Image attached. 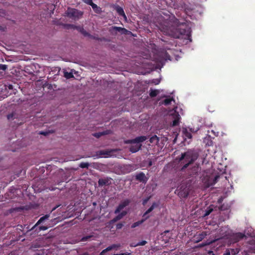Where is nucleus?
<instances>
[{
    "instance_id": "nucleus-1",
    "label": "nucleus",
    "mask_w": 255,
    "mask_h": 255,
    "mask_svg": "<svg viewBox=\"0 0 255 255\" xmlns=\"http://www.w3.org/2000/svg\"><path fill=\"white\" fill-rule=\"evenodd\" d=\"M171 22L176 26V32L174 36L176 38H180L182 36H186L188 39L191 37V28L184 21H180L173 16L170 19Z\"/></svg>"
},
{
    "instance_id": "nucleus-2",
    "label": "nucleus",
    "mask_w": 255,
    "mask_h": 255,
    "mask_svg": "<svg viewBox=\"0 0 255 255\" xmlns=\"http://www.w3.org/2000/svg\"><path fill=\"white\" fill-rule=\"evenodd\" d=\"M198 153L193 150H188L182 153L179 159L181 170L182 171L192 165L198 158Z\"/></svg>"
},
{
    "instance_id": "nucleus-3",
    "label": "nucleus",
    "mask_w": 255,
    "mask_h": 255,
    "mask_svg": "<svg viewBox=\"0 0 255 255\" xmlns=\"http://www.w3.org/2000/svg\"><path fill=\"white\" fill-rule=\"evenodd\" d=\"M147 139V137L146 136H140L135 137L134 139L128 140L127 143H137L136 145H131L129 147V151L132 153H135L138 151L141 146V144H140L145 141Z\"/></svg>"
},
{
    "instance_id": "nucleus-4",
    "label": "nucleus",
    "mask_w": 255,
    "mask_h": 255,
    "mask_svg": "<svg viewBox=\"0 0 255 255\" xmlns=\"http://www.w3.org/2000/svg\"><path fill=\"white\" fill-rule=\"evenodd\" d=\"M50 215L49 214H46L41 217L37 222V223L30 229V230L34 231L38 233L41 231H45L47 230L48 227L47 226H40L39 227H38V226L44 222L45 220L48 219Z\"/></svg>"
},
{
    "instance_id": "nucleus-5",
    "label": "nucleus",
    "mask_w": 255,
    "mask_h": 255,
    "mask_svg": "<svg viewBox=\"0 0 255 255\" xmlns=\"http://www.w3.org/2000/svg\"><path fill=\"white\" fill-rule=\"evenodd\" d=\"M65 14L69 18L76 20L82 16L83 12L76 8L68 7Z\"/></svg>"
},
{
    "instance_id": "nucleus-6",
    "label": "nucleus",
    "mask_w": 255,
    "mask_h": 255,
    "mask_svg": "<svg viewBox=\"0 0 255 255\" xmlns=\"http://www.w3.org/2000/svg\"><path fill=\"white\" fill-rule=\"evenodd\" d=\"M189 189L187 186L185 184H182L180 187L175 190V193L180 198H187L189 195Z\"/></svg>"
},
{
    "instance_id": "nucleus-7",
    "label": "nucleus",
    "mask_w": 255,
    "mask_h": 255,
    "mask_svg": "<svg viewBox=\"0 0 255 255\" xmlns=\"http://www.w3.org/2000/svg\"><path fill=\"white\" fill-rule=\"evenodd\" d=\"M7 119L9 121H12L14 120L15 119L17 120V122L16 121L14 122V123L17 125H20L23 123V120H19L18 118V115L15 112H12L10 114H8L7 116Z\"/></svg>"
},
{
    "instance_id": "nucleus-8",
    "label": "nucleus",
    "mask_w": 255,
    "mask_h": 255,
    "mask_svg": "<svg viewBox=\"0 0 255 255\" xmlns=\"http://www.w3.org/2000/svg\"><path fill=\"white\" fill-rule=\"evenodd\" d=\"M130 203V200L128 199L122 201L116 208V210L114 211V213L115 214L119 213L123 209H124L126 207L128 206Z\"/></svg>"
},
{
    "instance_id": "nucleus-9",
    "label": "nucleus",
    "mask_w": 255,
    "mask_h": 255,
    "mask_svg": "<svg viewBox=\"0 0 255 255\" xmlns=\"http://www.w3.org/2000/svg\"><path fill=\"white\" fill-rule=\"evenodd\" d=\"M110 32L113 34H116L117 32H119L121 34H127L128 33V31L125 28L114 26L111 27L110 29Z\"/></svg>"
},
{
    "instance_id": "nucleus-10",
    "label": "nucleus",
    "mask_w": 255,
    "mask_h": 255,
    "mask_svg": "<svg viewBox=\"0 0 255 255\" xmlns=\"http://www.w3.org/2000/svg\"><path fill=\"white\" fill-rule=\"evenodd\" d=\"M112 178L107 177L105 178H100L98 180V185L99 186H103L104 185H109L111 184Z\"/></svg>"
},
{
    "instance_id": "nucleus-11",
    "label": "nucleus",
    "mask_w": 255,
    "mask_h": 255,
    "mask_svg": "<svg viewBox=\"0 0 255 255\" xmlns=\"http://www.w3.org/2000/svg\"><path fill=\"white\" fill-rule=\"evenodd\" d=\"M128 212L126 211H123L119 213H118V215L114 217L112 220H111V223H114L122 219L124 216H125L127 214Z\"/></svg>"
},
{
    "instance_id": "nucleus-12",
    "label": "nucleus",
    "mask_w": 255,
    "mask_h": 255,
    "mask_svg": "<svg viewBox=\"0 0 255 255\" xmlns=\"http://www.w3.org/2000/svg\"><path fill=\"white\" fill-rule=\"evenodd\" d=\"M172 117L174 120L172 122V126L173 127L178 126L179 124V120L181 118L180 116L179 115L178 112L175 111L174 113L172 114Z\"/></svg>"
},
{
    "instance_id": "nucleus-13",
    "label": "nucleus",
    "mask_w": 255,
    "mask_h": 255,
    "mask_svg": "<svg viewBox=\"0 0 255 255\" xmlns=\"http://www.w3.org/2000/svg\"><path fill=\"white\" fill-rule=\"evenodd\" d=\"M201 167L198 164H194L190 169L189 174L190 176H193L198 174L200 171Z\"/></svg>"
},
{
    "instance_id": "nucleus-14",
    "label": "nucleus",
    "mask_w": 255,
    "mask_h": 255,
    "mask_svg": "<svg viewBox=\"0 0 255 255\" xmlns=\"http://www.w3.org/2000/svg\"><path fill=\"white\" fill-rule=\"evenodd\" d=\"M207 235H208V234L206 232H202L198 234H196L194 236V238L196 240L195 242L198 243V242L201 241Z\"/></svg>"
},
{
    "instance_id": "nucleus-15",
    "label": "nucleus",
    "mask_w": 255,
    "mask_h": 255,
    "mask_svg": "<svg viewBox=\"0 0 255 255\" xmlns=\"http://www.w3.org/2000/svg\"><path fill=\"white\" fill-rule=\"evenodd\" d=\"M115 9H116L117 12L118 13V14H119V15L123 16L124 17V19L126 21H127V16L124 12L123 8L122 7H121L119 5H117L116 6Z\"/></svg>"
},
{
    "instance_id": "nucleus-16",
    "label": "nucleus",
    "mask_w": 255,
    "mask_h": 255,
    "mask_svg": "<svg viewBox=\"0 0 255 255\" xmlns=\"http://www.w3.org/2000/svg\"><path fill=\"white\" fill-rule=\"evenodd\" d=\"M120 247V245H117V244H113L111 246H109L108 247H107L106 249H104V250H103L101 253L100 254L101 255H105V254L108 252V251H111L113 249H114L115 248H119Z\"/></svg>"
},
{
    "instance_id": "nucleus-17",
    "label": "nucleus",
    "mask_w": 255,
    "mask_h": 255,
    "mask_svg": "<svg viewBox=\"0 0 255 255\" xmlns=\"http://www.w3.org/2000/svg\"><path fill=\"white\" fill-rule=\"evenodd\" d=\"M133 170V167L131 165H124L122 167V171L124 174L128 173Z\"/></svg>"
},
{
    "instance_id": "nucleus-18",
    "label": "nucleus",
    "mask_w": 255,
    "mask_h": 255,
    "mask_svg": "<svg viewBox=\"0 0 255 255\" xmlns=\"http://www.w3.org/2000/svg\"><path fill=\"white\" fill-rule=\"evenodd\" d=\"M147 219H148V217H147L145 218L142 219L140 221H138L137 222H135L133 223L131 225V228H134L139 226L140 225L142 224L143 222H144Z\"/></svg>"
},
{
    "instance_id": "nucleus-19",
    "label": "nucleus",
    "mask_w": 255,
    "mask_h": 255,
    "mask_svg": "<svg viewBox=\"0 0 255 255\" xmlns=\"http://www.w3.org/2000/svg\"><path fill=\"white\" fill-rule=\"evenodd\" d=\"M159 141V138L156 135L151 136L149 139V142L152 144L157 145Z\"/></svg>"
},
{
    "instance_id": "nucleus-20",
    "label": "nucleus",
    "mask_w": 255,
    "mask_h": 255,
    "mask_svg": "<svg viewBox=\"0 0 255 255\" xmlns=\"http://www.w3.org/2000/svg\"><path fill=\"white\" fill-rule=\"evenodd\" d=\"M145 178V174L143 172L139 173L135 176V179L140 182H144Z\"/></svg>"
},
{
    "instance_id": "nucleus-21",
    "label": "nucleus",
    "mask_w": 255,
    "mask_h": 255,
    "mask_svg": "<svg viewBox=\"0 0 255 255\" xmlns=\"http://www.w3.org/2000/svg\"><path fill=\"white\" fill-rule=\"evenodd\" d=\"M182 132L184 136L189 139H191L192 137V134L188 129L187 128H183L182 129Z\"/></svg>"
},
{
    "instance_id": "nucleus-22",
    "label": "nucleus",
    "mask_w": 255,
    "mask_h": 255,
    "mask_svg": "<svg viewBox=\"0 0 255 255\" xmlns=\"http://www.w3.org/2000/svg\"><path fill=\"white\" fill-rule=\"evenodd\" d=\"M91 6L96 13L99 14L102 12V8L94 2Z\"/></svg>"
},
{
    "instance_id": "nucleus-23",
    "label": "nucleus",
    "mask_w": 255,
    "mask_h": 255,
    "mask_svg": "<svg viewBox=\"0 0 255 255\" xmlns=\"http://www.w3.org/2000/svg\"><path fill=\"white\" fill-rule=\"evenodd\" d=\"M24 208L23 206H20L15 208H12L9 210L10 213H13L16 212H21L24 210Z\"/></svg>"
},
{
    "instance_id": "nucleus-24",
    "label": "nucleus",
    "mask_w": 255,
    "mask_h": 255,
    "mask_svg": "<svg viewBox=\"0 0 255 255\" xmlns=\"http://www.w3.org/2000/svg\"><path fill=\"white\" fill-rule=\"evenodd\" d=\"M89 37H90V38H92L93 39H95V40H99V41H105L106 40V39L105 38H100L98 36H94V35H92L91 34H90V35H89L88 36Z\"/></svg>"
},
{
    "instance_id": "nucleus-25",
    "label": "nucleus",
    "mask_w": 255,
    "mask_h": 255,
    "mask_svg": "<svg viewBox=\"0 0 255 255\" xmlns=\"http://www.w3.org/2000/svg\"><path fill=\"white\" fill-rule=\"evenodd\" d=\"M64 76L66 79H70L74 77V75L71 72H64Z\"/></svg>"
},
{
    "instance_id": "nucleus-26",
    "label": "nucleus",
    "mask_w": 255,
    "mask_h": 255,
    "mask_svg": "<svg viewBox=\"0 0 255 255\" xmlns=\"http://www.w3.org/2000/svg\"><path fill=\"white\" fill-rule=\"evenodd\" d=\"M173 100L172 98H166L163 101L162 103L165 105L167 106L171 104V101Z\"/></svg>"
},
{
    "instance_id": "nucleus-27",
    "label": "nucleus",
    "mask_w": 255,
    "mask_h": 255,
    "mask_svg": "<svg viewBox=\"0 0 255 255\" xmlns=\"http://www.w3.org/2000/svg\"><path fill=\"white\" fill-rule=\"evenodd\" d=\"M216 240H213L211 242H206L205 243H203L199 245V247H204L206 246L209 245L210 244H212L213 243H215Z\"/></svg>"
},
{
    "instance_id": "nucleus-28",
    "label": "nucleus",
    "mask_w": 255,
    "mask_h": 255,
    "mask_svg": "<svg viewBox=\"0 0 255 255\" xmlns=\"http://www.w3.org/2000/svg\"><path fill=\"white\" fill-rule=\"evenodd\" d=\"M219 209L221 211L227 210L229 209V206L228 204H223L219 207Z\"/></svg>"
},
{
    "instance_id": "nucleus-29",
    "label": "nucleus",
    "mask_w": 255,
    "mask_h": 255,
    "mask_svg": "<svg viewBox=\"0 0 255 255\" xmlns=\"http://www.w3.org/2000/svg\"><path fill=\"white\" fill-rule=\"evenodd\" d=\"M245 237V235L241 233H238L236 234L235 237L238 240H240L244 238Z\"/></svg>"
},
{
    "instance_id": "nucleus-30",
    "label": "nucleus",
    "mask_w": 255,
    "mask_h": 255,
    "mask_svg": "<svg viewBox=\"0 0 255 255\" xmlns=\"http://www.w3.org/2000/svg\"><path fill=\"white\" fill-rule=\"evenodd\" d=\"M158 93V91L156 90H152L149 93V95L151 97H156Z\"/></svg>"
},
{
    "instance_id": "nucleus-31",
    "label": "nucleus",
    "mask_w": 255,
    "mask_h": 255,
    "mask_svg": "<svg viewBox=\"0 0 255 255\" xmlns=\"http://www.w3.org/2000/svg\"><path fill=\"white\" fill-rule=\"evenodd\" d=\"M156 206V204L153 203L150 208L145 212V214H148L150 213Z\"/></svg>"
},
{
    "instance_id": "nucleus-32",
    "label": "nucleus",
    "mask_w": 255,
    "mask_h": 255,
    "mask_svg": "<svg viewBox=\"0 0 255 255\" xmlns=\"http://www.w3.org/2000/svg\"><path fill=\"white\" fill-rule=\"evenodd\" d=\"M68 26L71 27H72V28H74V29H77L80 32V31L82 30V29H83V26H75V25H73V24H69Z\"/></svg>"
},
{
    "instance_id": "nucleus-33",
    "label": "nucleus",
    "mask_w": 255,
    "mask_h": 255,
    "mask_svg": "<svg viewBox=\"0 0 255 255\" xmlns=\"http://www.w3.org/2000/svg\"><path fill=\"white\" fill-rule=\"evenodd\" d=\"M89 165V163L88 162H81L79 164V167L82 168H88Z\"/></svg>"
},
{
    "instance_id": "nucleus-34",
    "label": "nucleus",
    "mask_w": 255,
    "mask_h": 255,
    "mask_svg": "<svg viewBox=\"0 0 255 255\" xmlns=\"http://www.w3.org/2000/svg\"><path fill=\"white\" fill-rule=\"evenodd\" d=\"M106 154H108V153L107 151H105L104 150H100L97 152V155L100 157Z\"/></svg>"
},
{
    "instance_id": "nucleus-35",
    "label": "nucleus",
    "mask_w": 255,
    "mask_h": 255,
    "mask_svg": "<svg viewBox=\"0 0 255 255\" xmlns=\"http://www.w3.org/2000/svg\"><path fill=\"white\" fill-rule=\"evenodd\" d=\"M80 33H82L85 36H89L90 33L86 31L84 28L80 31Z\"/></svg>"
},
{
    "instance_id": "nucleus-36",
    "label": "nucleus",
    "mask_w": 255,
    "mask_h": 255,
    "mask_svg": "<svg viewBox=\"0 0 255 255\" xmlns=\"http://www.w3.org/2000/svg\"><path fill=\"white\" fill-rule=\"evenodd\" d=\"M147 243L146 241H142L141 242H138L135 245H134V247L139 246H144Z\"/></svg>"
},
{
    "instance_id": "nucleus-37",
    "label": "nucleus",
    "mask_w": 255,
    "mask_h": 255,
    "mask_svg": "<svg viewBox=\"0 0 255 255\" xmlns=\"http://www.w3.org/2000/svg\"><path fill=\"white\" fill-rule=\"evenodd\" d=\"M82 1L83 2L87 4H88L89 5H91L93 3V2L92 0H82Z\"/></svg>"
},
{
    "instance_id": "nucleus-38",
    "label": "nucleus",
    "mask_w": 255,
    "mask_h": 255,
    "mask_svg": "<svg viewBox=\"0 0 255 255\" xmlns=\"http://www.w3.org/2000/svg\"><path fill=\"white\" fill-rule=\"evenodd\" d=\"M7 66L5 64H0V70L5 71L7 69Z\"/></svg>"
},
{
    "instance_id": "nucleus-39",
    "label": "nucleus",
    "mask_w": 255,
    "mask_h": 255,
    "mask_svg": "<svg viewBox=\"0 0 255 255\" xmlns=\"http://www.w3.org/2000/svg\"><path fill=\"white\" fill-rule=\"evenodd\" d=\"M92 237H93L92 236H87L83 237L82 238L81 241L83 242L87 241V240H88L90 238H91Z\"/></svg>"
},
{
    "instance_id": "nucleus-40",
    "label": "nucleus",
    "mask_w": 255,
    "mask_h": 255,
    "mask_svg": "<svg viewBox=\"0 0 255 255\" xmlns=\"http://www.w3.org/2000/svg\"><path fill=\"white\" fill-rule=\"evenodd\" d=\"M105 134V133L103 132H98V133H95L94 134V136L96 137H100L102 135H104Z\"/></svg>"
},
{
    "instance_id": "nucleus-41",
    "label": "nucleus",
    "mask_w": 255,
    "mask_h": 255,
    "mask_svg": "<svg viewBox=\"0 0 255 255\" xmlns=\"http://www.w3.org/2000/svg\"><path fill=\"white\" fill-rule=\"evenodd\" d=\"M124 226V224L122 223H120L117 224L116 228L117 229H121Z\"/></svg>"
},
{
    "instance_id": "nucleus-42",
    "label": "nucleus",
    "mask_w": 255,
    "mask_h": 255,
    "mask_svg": "<svg viewBox=\"0 0 255 255\" xmlns=\"http://www.w3.org/2000/svg\"><path fill=\"white\" fill-rule=\"evenodd\" d=\"M213 211L212 209H210L206 211V213L205 214V216H208Z\"/></svg>"
},
{
    "instance_id": "nucleus-43",
    "label": "nucleus",
    "mask_w": 255,
    "mask_h": 255,
    "mask_svg": "<svg viewBox=\"0 0 255 255\" xmlns=\"http://www.w3.org/2000/svg\"><path fill=\"white\" fill-rule=\"evenodd\" d=\"M231 255H235L237 253L234 249L230 250Z\"/></svg>"
},
{
    "instance_id": "nucleus-44",
    "label": "nucleus",
    "mask_w": 255,
    "mask_h": 255,
    "mask_svg": "<svg viewBox=\"0 0 255 255\" xmlns=\"http://www.w3.org/2000/svg\"><path fill=\"white\" fill-rule=\"evenodd\" d=\"M148 217V218L149 217V216L148 215V214H145V212L143 214V216H142V219H144V218H145L146 217Z\"/></svg>"
},
{
    "instance_id": "nucleus-45",
    "label": "nucleus",
    "mask_w": 255,
    "mask_h": 255,
    "mask_svg": "<svg viewBox=\"0 0 255 255\" xmlns=\"http://www.w3.org/2000/svg\"><path fill=\"white\" fill-rule=\"evenodd\" d=\"M189 131H190V132H195L197 131V130H194V129H192V128H189Z\"/></svg>"
},
{
    "instance_id": "nucleus-46",
    "label": "nucleus",
    "mask_w": 255,
    "mask_h": 255,
    "mask_svg": "<svg viewBox=\"0 0 255 255\" xmlns=\"http://www.w3.org/2000/svg\"><path fill=\"white\" fill-rule=\"evenodd\" d=\"M218 178V176H217L215 177L214 182H213V183L211 184V185H212L216 183V180Z\"/></svg>"
},
{
    "instance_id": "nucleus-47",
    "label": "nucleus",
    "mask_w": 255,
    "mask_h": 255,
    "mask_svg": "<svg viewBox=\"0 0 255 255\" xmlns=\"http://www.w3.org/2000/svg\"><path fill=\"white\" fill-rule=\"evenodd\" d=\"M130 255V253H120V254H119V255Z\"/></svg>"
},
{
    "instance_id": "nucleus-48",
    "label": "nucleus",
    "mask_w": 255,
    "mask_h": 255,
    "mask_svg": "<svg viewBox=\"0 0 255 255\" xmlns=\"http://www.w3.org/2000/svg\"><path fill=\"white\" fill-rule=\"evenodd\" d=\"M40 134H42V135H46L47 133L46 132L42 131L40 132Z\"/></svg>"
},
{
    "instance_id": "nucleus-49",
    "label": "nucleus",
    "mask_w": 255,
    "mask_h": 255,
    "mask_svg": "<svg viewBox=\"0 0 255 255\" xmlns=\"http://www.w3.org/2000/svg\"><path fill=\"white\" fill-rule=\"evenodd\" d=\"M250 252L255 254V248H254L253 249H251V251H250Z\"/></svg>"
},
{
    "instance_id": "nucleus-50",
    "label": "nucleus",
    "mask_w": 255,
    "mask_h": 255,
    "mask_svg": "<svg viewBox=\"0 0 255 255\" xmlns=\"http://www.w3.org/2000/svg\"><path fill=\"white\" fill-rule=\"evenodd\" d=\"M8 88L9 89H13V86L12 85H9L8 86Z\"/></svg>"
},
{
    "instance_id": "nucleus-51",
    "label": "nucleus",
    "mask_w": 255,
    "mask_h": 255,
    "mask_svg": "<svg viewBox=\"0 0 255 255\" xmlns=\"http://www.w3.org/2000/svg\"><path fill=\"white\" fill-rule=\"evenodd\" d=\"M223 201V199L222 198H220L218 200V203H221Z\"/></svg>"
},
{
    "instance_id": "nucleus-52",
    "label": "nucleus",
    "mask_w": 255,
    "mask_h": 255,
    "mask_svg": "<svg viewBox=\"0 0 255 255\" xmlns=\"http://www.w3.org/2000/svg\"><path fill=\"white\" fill-rule=\"evenodd\" d=\"M59 206H57L56 207H54L53 209H52V211L55 210Z\"/></svg>"
},
{
    "instance_id": "nucleus-53",
    "label": "nucleus",
    "mask_w": 255,
    "mask_h": 255,
    "mask_svg": "<svg viewBox=\"0 0 255 255\" xmlns=\"http://www.w3.org/2000/svg\"><path fill=\"white\" fill-rule=\"evenodd\" d=\"M146 201H147V200H144V201H143V204H144L146 202Z\"/></svg>"
},
{
    "instance_id": "nucleus-54",
    "label": "nucleus",
    "mask_w": 255,
    "mask_h": 255,
    "mask_svg": "<svg viewBox=\"0 0 255 255\" xmlns=\"http://www.w3.org/2000/svg\"><path fill=\"white\" fill-rule=\"evenodd\" d=\"M99 255H101L100 254Z\"/></svg>"
}]
</instances>
